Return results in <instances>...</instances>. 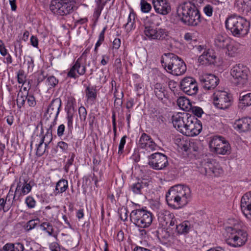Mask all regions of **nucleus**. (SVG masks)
Segmentation results:
<instances>
[{
	"label": "nucleus",
	"instance_id": "48",
	"mask_svg": "<svg viewBox=\"0 0 251 251\" xmlns=\"http://www.w3.org/2000/svg\"><path fill=\"white\" fill-rule=\"evenodd\" d=\"M127 136L126 135L124 136L121 139L120 144L119 145L118 147V153L119 155H121L124 152V149L125 145L126 143V139Z\"/></svg>",
	"mask_w": 251,
	"mask_h": 251
},
{
	"label": "nucleus",
	"instance_id": "58",
	"mask_svg": "<svg viewBox=\"0 0 251 251\" xmlns=\"http://www.w3.org/2000/svg\"><path fill=\"white\" fill-rule=\"evenodd\" d=\"M63 182V179H60L57 183L55 189L54 191V194L56 195L57 194L61 193L63 192V186H60V184Z\"/></svg>",
	"mask_w": 251,
	"mask_h": 251
},
{
	"label": "nucleus",
	"instance_id": "55",
	"mask_svg": "<svg viewBox=\"0 0 251 251\" xmlns=\"http://www.w3.org/2000/svg\"><path fill=\"white\" fill-rule=\"evenodd\" d=\"M80 65V64H75L72 67V68L70 69L69 72L68 73V76L72 77V78H76L78 76L76 74V65Z\"/></svg>",
	"mask_w": 251,
	"mask_h": 251
},
{
	"label": "nucleus",
	"instance_id": "1",
	"mask_svg": "<svg viewBox=\"0 0 251 251\" xmlns=\"http://www.w3.org/2000/svg\"><path fill=\"white\" fill-rule=\"evenodd\" d=\"M191 199V190L189 187L184 185L173 186L166 194V201L168 206L174 209L184 207Z\"/></svg>",
	"mask_w": 251,
	"mask_h": 251
},
{
	"label": "nucleus",
	"instance_id": "10",
	"mask_svg": "<svg viewBox=\"0 0 251 251\" xmlns=\"http://www.w3.org/2000/svg\"><path fill=\"white\" fill-rule=\"evenodd\" d=\"M213 103L215 106L220 109H225L231 105V98L226 91H217L213 95Z\"/></svg>",
	"mask_w": 251,
	"mask_h": 251
},
{
	"label": "nucleus",
	"instance_id": "29",
	"mask_svg": "<svg viewBox=\"0 0 251 251\" xmlns=\"http://www.w3.org/2000/svg\"><path fill=\"white\" fill-rule=\"evenodd\" d=\"M149 181L146 179H139L137 182L132 184L131 189L133 193L136 195L143 194L144 192H147L149 187Z\"/></svg>",
	"mask_w": 251,
	"mask_h": 251
},
{
	"label": "nucleus",
	"instance_id": "15",
	"mask_svg": "<svg viewBox=\"0 0 251 251\" xmlns=\"http://www.w3.org/2000/svg\"><path fill=\"white\" fill-rule=\"evenodd\" d=\"M181 89L190 96L196 95L198 91V83L196 79L191 77H185L180 81Z\"/></svg>",
	"mask_w": 251,
	"mask_h": 251
},
{
	"label": "nucleus",
	"instance_id": "23",
	"mask_svg": "<svg viewBox=\"0 0 251 251\" xmlns=\"http://www.w3.org/2000/svg\"><path fill=\"white\" fill-rule=\"evenodd\" d=\"M162 67L173 75H180L186 71V64H161Z\"/></svg>",
	"mask_w": 251,
	"mask_h": 251
},
{
	"label": "nucleus",
	"instance_id": "63",
	"mask_svg": "<svg viewBox=\"0 0 251 251\" xmlns=\"http://www.w3.org/2000/svg\"><path fill=\"white\" fill-rule=\"evenodd\" d=\"M121 46V40L119 38H115L113 42V48L117 50Z\"/></svg>",
	"mask_w": 251,
	"mask_h": 251
},
{
	"label": "nucleus",
	"instance_id": "50",
	"mask_svg": "<svg viewBox=\"0 0 251 251\" xmlns=\"http://www.w3.org/2000/svg\"><path fill=\"white\" fill-rule=\"evenodd\" d=\"M190 110L195 116L198 117H201L203 113L202 109L198 106H192V108Z\"/></svg>",
	"mask_w": 251,
	"mask_h": 251
},
{
	"label": "nucleus",
	"instance_id": "44",
	"mask_svg": "<svg viewBox=\"0 0 251 251\" xmlns=\"http://www.w3.org/2000/svg\"><path fill=\"white\" fill-rule=\"evenodd\" d=\"M140 5L141 10L143 13H148L151 9V5L145 0H141Z\"/></svg>",
	"mask_w": 251,
	"mask_h": 251
},
{
	"label": "nucleus",
	"instance_id": "9",
	"mask_svg": "<svg viewBox=\"0 0 251 251\" xmlns=\"http://www.w3.org/2000/svg\"><path fill=\"white\" fill-rule=\"evenodd\" d=\"M148 159L149 165L154 170H163L168 165L167 156L162 153H152L148 156Z\"/></svg>",
	"mask_w": 251,
	"mask_h": 251
},
{
	"label": "nucleus",
	"instance_id": "7",
	"mask_svg": "<svg viewBox=\"0 0 251 251\" xmlns=\"http://www.w3.org/2000/svg\"><path fill=\"white\" fill-rule=\"evenodd\" d=\"M198 169L201 174L207 176H217L223 172L218 164L215 160L210 159L201 161Z\"/></svg>",
	"mask_w": 251,
	"mask_h": 251
},
{
	"label": "nucleus",
	"instance_id": "26",
	"mask_svg": "<svg viewBox=\"0 0 251 251\" xmlns=\"http://www.w3.org/2000/svg\"><path fill=\"white\" fill-rule=\"evenodd\" d=\"M234 8L239 13L248 15L251 13V0H235Z\"/></svg>",
	"mask_w": 251,
	"mask_h": 251
},
{
	"label": "nucleus",
	"instance_id": "49",
	"mask_svg": "<svg viewBox=\"0 0 251 251\" xmlns=\"http://www.w3.org/2000/svg\"><path fill=\"white\" fill-rule=\"evenodd\" d=\"M78 113L81 121H85L87 116V110L84 106H80L78 109Z\"/></svg>",
	"mask_w": 251,
	"mask_h": 251
},
{
	"label": "nucleus",
	"instance_id": "24",
	"mask_svg": "<svg viewBox=\"0 0 251 251\" xmlns=\"http://www.w3.org/2000/svg\"><path fill=\"white\" fill-rule=\"evenodd\" d=\"M233 127L239 133L247 132L251 129V118L246 117L236 120Z\"/></svg>",
	"mask_w": 251,
	"mask_h": 251
},
{
	"label": "nucleus",
	"instance_id": "42",
	"mask_svg": "<svg viewBox=\"0 0 251 251\" xmlns=\"http://www.w3.org/2000/svg\"><path fill=\"white\" fill-rule=\"evenodd\" d=\"M179 147L185 151H191V148L194 145V142H187L185 141H180L178 144Z\"/></svg>",
	"mask_w": 251,
	"mask_h": 251
},
{
	"label": "nucleus",
	"instance_id": "27",
	"mask_svg": "<svg viewBox=\"0 0 251 251\" xmlns=\"http://www.w3.org/2000/svg\"><path fill=\"white\" fill-rule=\"evenodd\" d=\"M31 190V186L24 180V185H22L21 182L18 183L16 189L13 197V201H18L22 196L27 194Z\"/></svg>",
	"mask_w": 251,
	"mask_h": 251
},
{
	"label": "nucleus",
	"instance_id": "31",
	"mask_svg": "<svg viewBox=\"0 0 251 251\" xmlns=\"http://www.w3.org/2000/svg\"><path fill=\"white\" fill-rule=\"evenodd\" d=\"M86 102L92 105L95 103L97 99V92L96 88L91 86H87L85 90Z\"/></svg>",
	"mask_w": 251,
	"mask_h": 251
},
{
	"label": "nucleus",
	"instance_id": "2",
	"mask_svg": "<svg viewBox=\"0 0 251 251\" xmlns=\"http://www.w3.org/2000/svg\"><path fill=\"white\" fill-rule=\"evenodd\" d=\"M225 25L226 28L236 37L247 34L250 29V22L236 15L229 16L225 22Z\"/></svg>",
	"mask_w": 251,
	"mask_h": 251
},
{
	"label": "nucleus",
	"instance_id": "16",
	"mask_svg": "<svg viewBox=\"0 0 251 251\" xmlns=\"http://www.w3.org/2000/svg\"><path fill=\"white\" fill-rule=\"evenodd\" d=\"M200 81L201 87L205 90L214 89L219 84V79L215 75L209 74L201 75Z\"/></svg>",
	"mask_w": 251,
	"mask_h": 251
},
{
	"label": "nucleus",
	"instance_id": "34",
	"mask_svg": "<svg viewBox=\"0 0 251 251\" xmlns=\"http://www.w3.org/2000/svg\"><path fill=\"white\" fill-rule=\"evenodd\" d=\"M177 104L184 111L190 110L192 106L190 100L184 97H180L177 99Z\"/></svg>",
	"mask_w": 251,
	"mask_h": 251
},
{
	"label": "nucleus",
	"instance_id": "18",
	"mask_svg": "<svg viewBox=\"0 0 251 251\" xmlns=\"http://www.w3.org/2000/svg\"><path fill=\"white\" fill-rule=\"evenodd\" d=\"M240 206L245 216L251 221V191L246 193L242 196Z\"/></svg>",
	"mask_w": 251,
	"mask_h": 251
},
{
	"label": "nucleus",
	"instance_id": "40",
	"mask_svg": "<svg viewBox=\"0 0 251 251\" xmlns=\"http://www.w3.org/2000/svg\"><path fill=\"white\" fill-rule=\"evenodd\" d=\"M155 40H163L168 37L169 32L166 29L162 28H156Z\"/></svg>",
	"mask_w": 251,
	"mask_h": 251
},
{
	"label": "nucleus",
	"instance_id": "46",
	"mask_svg": "<svg viewBox=\"0 0 251 251\" xmlns=\"http://www.w3.org/2000/svg\"><path fill=\"white\" fill-rule=\"evenodd\" d=\"M40 226L41 228L43 230L46 231L47 232H48L49 235H52V233L53 232V227L52 225L50 223L44 222L42 224H41Z\"/></svg>",
	"mask_w": 251,
	"mask_h": 251
},
{
	"label": "nucleus",
	"instance_id": "62",
	"mask_svg": "<svg viewBox=\"0 0 251 251\" xmlns=\"http://www.w3.org/2000/svg\"><path fill=\"white\" fill-rule=\"evenodd\" d=\"M107 1L106 0L105 1L103 0H95L96 3V7L103 8Z\"/></svg>",
	"mask_w": 251,
	"mask_h": 251
},
{
	"label": "nucleus",
	"instance_id": "30",
	"mask_svg": "<svg viewBox=\"0 0 251 251\" xmlns=\"http://www.w3.org/2000/svg\"><path fill=\"white\" fill-rule=\"evenodd\" d=\"M153 92L155 96L160 100H162L163 99H168L169 95L166 87L163 84L157 82L153 85Z\"/></svg>",
	"mask_w": 251,
	"mask_h": 251
},
{
	"label": "nucleus",
	"instance_id": "64",
	"mask_svg": "<svg viewBox=\"0 0 251 251\" xmlns=\"http://www.w3.org/2000/svg\"><path fill=\"white\" fill-rule=\"evenodd\" d=\"M11 247V243H7L3 246L2 250H0V251H13Z\"/></svg>",
	"mask_w": 251,
	"mask_h": 251
},
{
	"label": "nucleus",
	"instance_id": "14",
	"mask_svg": "<svg viewBox=\"0 0 251 251\" xmlns=\"http://www.w3.org/2000/svg\"><path fill=\"white\" fill-rule=\"evenodd\" d=\"M191 115L187 113H176L172 117L174 126L180 132L183 133Z\"/></svg>",
	"mask_w": 251,
	"mask_h": 251
},
{
	"label": "nucleus",
	"instance_id": "45",
	"mask_svg": "<svg viewBox=\"0 0 251 251\" xmlns=\"http://www.w3.org/2000/svg\"><path fill=\"white\" fill-rule=\"evenodd\" d=\"M13 192H11L10 191L7 195L5 200L3 198L0 199V211L4 209L6 201H9L11 199H13Z\"/></svg>",
	"mask_w": 251,
	"mask_h": 251
},
{
	"label": "nucleus",
	"instance_id": "59",
	"mask_svg": "<svg viewBox=\"0 0 251 251\" xmlns=\"http://www.w3.org/2000/svg\"><path fill=\"white\" fill-rule=\"evenodd\" d=\"M117 93V90L116 88H115L114 91V97L115 98L114 100V105L121 106L123 104V101L122 100L121 98L117 97L118 95L116 94Z\"/></svg>",
	"mask_w": 251,
	"mask_h": 251
},
{
	"label": "nucleus",
	"instance_id": "25",
	"mask_svg": "<svg viewBox=\"0 0 251 251\" xmlns=\"http://www.w3.org/2000/svg\"><path fill=\"white\" fill-rule=\"evenodd\" d=\"M181 22L187 25L197 26L201 22V16L198 9L193 11L189 15L182 19Z\"/></svg>",
	"mask_w": 251,
	"mask_h": 251
},
{
	"label": "nucleus",
	"instance_id": "17",
	"mask_svg": "<svg viewBox=\"0 0 251 251\" xmlns=\"http://www.w3.org/2000/svg\"><path fill=\"white\" fill-rule=\"evenodd\" d=\"M138 146L140 149H146L149 151H155L158 148L151 137L145 133L142 134L140 137Z\"/></svg>",
	"mask_w": 251,
	"mask_h": 251
},
{
	"label": "nucleus",
	"instance_id": "57",
	"mask_svg": "<svg viewBox=\"0 0 251 251\" xmlns=\"http://www.w3.org/2000/svg\"><path fill=\"white\" fill-rule=\"evenodd\" d=\"M76 70L77 73L79 75H83L86 71L85 67L83 65V64L77 65Z\"/></svg>",
	"mask_w": 251,
	"mask_h": 251
},
{
	"label": "nucleus",
	"instance_id": "12",
	"mask_svg": "<svg viewBox=\"0 0 251 251\" xmlns=\"http://www.w3.org/2000/svg\"><path fill=\"white\" fill-rule=\"evenodd\" d=\"M61 106V101L60 100H52L49 105L46 112L44 114L43 120L46 121L51 120L53 125L55 124L57 116L59 113Z\"/></svg>",
	"mask_w": 251,
	"mask_h": 251
},
{
	"label": "nucleus",
	"instance_id": "4",
	"mask_svg": "<svg viewBox=\"0 0 251 251\" xmlns=\"http://www.w3.org/2000/svg\"><path fill=\"white\" fill-rule=\"evenodd\" d=\"M130 218L132 223L141 228L149 227L152 222V213L143 208L132 210Z\"/></svg>",
	"mask_w": 251,
	"mask_h": 251
},
{
	"label": "nucleus",
	"instance_id": "41",
	"mask_svg": "<svg viewBox=\"0 0 251 251\" xmlns=\"http://www.w3.org/2000/svg\"><path fill=\"white\" fill-rule=\"evenodd\" d=\"M26 100V93L24 94L22 90H20L18 94L17 98V104L19 108L23 106Z\"/></svg>",
	"mask_w": 251,
	"mask_h": 251
},
{
	"label": "nucleus",
	"instance_id": "33",
	"mask_svg": "<svg viewBox=\"0 0 251 251\" xmlns=\"http://www.w3.org/2000/svg\"><path fill=\"white\" fill-rule=\"evenodd\" d=\"M63 0H53L50 5V10L56 15H62Z\"/></svg>",
	"mask_w": 251,
	"mask_h": 251
},
{
	"label": "nucleus",
	"instance_id": "6",
	"mask_svg": "<svg viewBox=\"0 0 251 251\" xmlns=\"http://www.w3.org/2000/svg\"><path fill=\"white\" fill-rule=\"evenodd\" d=\"M209 148L212 152L218 154L228 155L231 152L229 142L222 136L212 137L209 142Z\"/></svg>",
	"mask_w": 251,
	"mask_h": 251
},
{
	"label": "nucleus",
	"instance_id": "36",
	"mask_svg": "<svg viewBox=\"0 0 251 251\" xmlns=\"http://www.w3.org/2000/svg\"><path fill=\"white\" fill-rule=\"evenodd\" d=\"M45 137H39L37 138V140H39V144H36V155L41 156L45 152L47 144L44 143Z\"/></svg>",
	"mask_w": 251,
	"mask_h": 251
},
{
	"label": "nucleus",
	"instance_id": "3",
	"mask_svg": "<svg viewBox=\"0 0 251 251\" xmlns=\"http://www.w3.org/2000/svg\"><path fill=\"white\" fill-rule=\"evenodd\" d=\"M226 236L225 241L228 245L232 247H241L248 240V233L243 229L227 226L226 228Z\"/></svg>",
	"mask_w": 251,
	"mask_h": 251
},
{
	"label": "nucleus",
	"instance_id": "20",
	"mask_svg": "<svg viewBox=\"0 0 251 251\" xmlns=\"http://www.w3.org/2000/svg\"><path fill=\"white\" fill-rule=\"evenodd\" d=\"M75 103V98L72 97L68 98L65 109L67 113V125L69 130L73 128V119L75 112L74 108V104Z\"/></svg>",
	"mask_w": 251,
	"mask_h": 251
},
{
	"label": "nucleus",
	"instance_id": "56",
	"mask_svg": "<svg viewBox=\"0 0 251 251\" xmlns=\"http://www.w3.org/2000/svg\"><path fill=\"white\" fill-rule=\"evenodd\" d=\"M13 251H24V245L20 243L12 244L11 247Z\"/></svg>",
	"mask_w": 251,
	"mask_h": 251
},
{
	"label": "nucleus",
	"instance_id": "32",
	"mask_svg": "<svg viewBox=\"0 0 251 251\" xmlns=\"http://www.w3.org/2000/svg\"><path fill=\"white\" fill-rule=\"evenodd\" d=\"M177 61L184 63L181 58L176 54L170 52L164 53L161 59V63H175Z\"/></svg>",
	"mask_w": 251,
	"mask_h": 251
},
{
	"label": "nucleus",
	"instance_id": "61",
	"mask_svg": "<svg viewBox=\"0 0 251 251\" xmlns=\"http://www.w3.org/2000/svg\"><path fill=\"white\" fill-rule=\"evenodd\" d=\"M103 8L96 7L95 8V11L93 14V16L97 20L99 19V17L100 15L101 11Z\"/></svg>",
	"mask_w": 251,
	"mask_h": 251
},
{
	"label": "nucleus",
	"instance_id": "52",
	"mask_svg": "<svg viewBox=\"0 0 251 251\" xmlns=\"http://www.w3.org/2000/svg\"><path fill=\"white\" fill-rule=\"evenodd\" d=\"M25 76L23 70H19L17 73L18 82L20 84H24L25 81Z\"/></svg>",
	"mask_w": 251,
	"mask_h": 251
},
{
	"label": "nucleus",
	"instance_id": "39",
	"mask_svg": "<svg viewBox=\"0 0 251 251\" xmlns=\"http://www.w3.org/2000/svg\"><path fill=\"white\" fill-rule=\"evenodd\" d=\"M156 28L151 26H146L144 29V34L150 40H155Z\"/></svg>",
	"mask_w": 251,
	"mask_h": 251
},
{
	"label": "nucleus",
	"instance_id": "19",
	"mask_svg": "<svg viewBox=\"0 0 251 251\" xmlns=\"http://www.w3.org/2000/svg\"><path fill=\"white\" fill-rule=\"evenodd\" d=\"M155 11L160 15H166L171 11V7L168 0H152Z\"/></svg>",
	"mask_w": 251,
	"mask_h": 251
},
{
	"label": "nucleus",
	"instance_id": "47",
	"mask_svg": "<svg viewBox=\"0 0 251 251\" xmlns=\"http://www.w3.org/2000/svg\"><path fill=\"white\" fill-rule=\"evenodd\" d=\"M58 83V80L53 76H49L46 80V85L49 88L54 87Z\"/></svg>",
	"mask_w": 251,
	"mask_h": 251
},
{
	"label": "nucleus",
	"instance_id": "8",
	"mask_svg": "<svg viewBox=\"0 0 251 251\" xmlns=\"http://www.w3.org/2000/svg\"><path fill=\"white\" fill-rule=\"evenodd\" d=\"M249 72V68L244 64H236L230 71L233 82L236 85H243L247 81Z\"/></svg>",
	"mask_w": 251,
	"mask_h": 251
},
{
	"label": "nucleus",
	"instance_id": "53",
	"mask_svg": "<svg viewBox=\"0 0 251 251\" xmlns=\"http://www.w3.org/2000/svg\"><path fill=\"white\" fill-rule=\"evenodd\" d=\"M25 203L29 208H32L35 207L36 201L32 197L28 196L25 199Z\"/></svg>",
	"mask_w": 251,
	"mask_h": 251
},
{
	"label": "nucleus",
	"instance_id": "37",
	"mask_svg": "<svg viewBox=\"0 0 251 251\" xmlns=\"http://www.w3.org/2000/svg\"><path fill=\"white\" fill-rule=\"evenodd\" d=\"M251 105V93L240 96L239 106L242 108Z\"/></svg>",
	"mask_w": 251,
	"mask_h": 251
},
{
	"label": "nucleus",
	"instance_id": "13",
	"mask_svg": "<svg viewBox=\"0 0 251 251\" xmlns=\"http://www.w3.org/2000/svg\"><path fill=\"white\" fill-rule=\"evenodd\" d=\"M230 39L226 35L218 34L214 38V45L216 48L219 49L226 48L227 51L226 53L232 56L236 49L230 44Z\"/></svg>",
	"mask_w": 251,
	"mask_h": 251
},
{
	"label": "nucleus",
	"instance_id": "60",
	"mask_svg": "<svg viewBox=\"0 0 251 251\" xmlns=\"http://www.w3.org/2000/svg\"><path fill=\"white\" fill-rule=\"evenodd\" d=\"M75 155L73 153L71 154L70 158L68 160V161L65 165V170L66 172L68 171L69 167L70 165H72L73 162L74 161Z\"/></svg>",
	"mask_w": 251,
	"mask_h": 251
},
{
	"label": "nucleus",
	"instance_id": "11",
	"mask_svg": "<svg viewBox=\"0 0 251 251\" xmlns=\"http://www.w3.org/2000/svg\"><path fill=\"white\" fill-rule=\"evenodd\" d=\"M202 128L201 122L196 118L195 116L191 115L183 134L188 136L193 137L199 134Z\"/></svg>",
	"mask_w": 251,
	"mask_h": 251
},
{
	"label": "nucleus",
	"instance_id": "22",
	"mask_svg": "<svg viewBox=\"0 0 251 251\" xmlns=\"http://www.w3.org/2000/svg\"><path fill=\"white\" fill-rule=\"evenodd\" d=\"M197 49L200 52L203 50H204L202 54L199 57L198 61L199 63H202L205 61L208 63H214L215 61L216 55L213 50L210 49L206 50L204 46L201 45L198 46Z\"/></svg>",
	"mask_w": 251,
	"mask_h": 251
},
{
	"label": "nucleus",
	"instance_id": "21",
	"mask_svg": "<svg viewBox=\"0 0 251 251\" xmlns=\"http://www.w3.org/2000/svg\"><path fill=\"white\" fill-rule=\"evenodd\" d=\"M197 8V6H195L194 4L185 1L177 7V14L182 21V19L185 18Z\"/></svg>",
	"mask_w": 251,
	"mask_h": 251
},
{
	"label": "nucleus",
	"instance_id": "5",
	"mask_svg": "<svg viewBox=\"0 0 251 251\" xmlns=\"http://www.w3.org/2000/svg\"><path fill=\"white\" fill-rule=\"evenodd\" d=\"M158 220L162 226L166 227L165 238L168 239L172 236V227L176 224L175 215L170 211L161 209L158 212Z\"/></svg>",
	"mask_w": 251,
	"mask_h": 251
},
{
	"label": "nucleus",
	"instance_id": "28",
	"mask_svg": "<svg viewBox=\"0 0 251 251\" xmlns=\"http://www.w3.org/2000/svg\"><path fill=\"white\" fill-rule=\"evenodd\" d=\"M191 224L188 221H185L178 225L176 223L175 224V227H172V236L169 237L168 239H173L176 233L178 234L186 235L189 232Z\"/></svg>",
	"mask_w": 251,
	"mask_h": 251
},
{
	"label": "nucleus",
	"instance_id": "35",
	"mask_svg": "<svg viewBox=\"0 0 251 251\" xmlns=\"http://www.w3.org/2000/svg\"><path fill=\"white\" fill-rule=\"evenodd\" d=\"M135 13L131 9L127 18V22L124 25L127 32L135 28Z\"/></svg>",
	"mask_w": 251,
	"mask_h": 251
},
{
	"label": "nucleus",
	"instance_id": "43",
	"mask_svg": "<svg viewBox=\"0 0 251 251\" xmlns=\"http://www.w3.org/2000/svg\"><path fill=\"white\" fill-rule=\"evenodd\" d=\"M39 223L38 219H33L29 221L26 224L25 229L26 231H29L34 228Z\"/></svg>",
	"mask_w": 251,
	"mask_h": 251
},
{
	"label": "nucleus",
	"instance_id": "38",
	"mask_svg": "<svg viewBox=\"0 0 251 251\" xmlns=\"http://www.w3.org/2000/svg\"><path fill=\"white\" fill-rule=\"evenodd\" d=\"M75 2L73 0L66 1L64 0V15L69 14L74 11Z\"/></svg>",
	"mask_w": 251,
	"mask_h": 251
},
{
	"label": "nucleus",
	"instance_id": "51",
	"mask_svg": "<svg viewBox=\"0 0 251 251\" xmlns=\"http://www.w3.org/2000/svg\"><path fill=\"white\" fill-rule=\"evenodd\" d=\"M26 100L29 106L34 107L36 105V101L35 97L32 95L28 94L27 92H26Z\"/></svg>",
	"mask_w": 251,
	"mask_h": 251
},
{
	"label": "nucleus",
	"instance_id": "54",
	"mask_svg": "<svg viewBox=\"0 0 251 251\" xmlns=\"http://www.w3.org/2000/svg\"><path fill=\"white\" fill-rule=\"evenodd\" d=\"M203 12L205 14L208 16L211 17L212 15L213 8V7L210 4H207L203 8Z\"/></svg>",
	"mask_w": 251,
	"mask_h": 251
}]
</instances>
